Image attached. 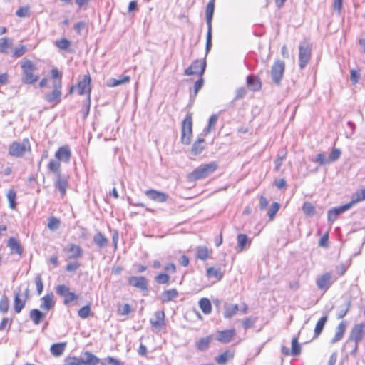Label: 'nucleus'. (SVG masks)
Listing matches in <instances>:
<instances>
[{"label": "nucleus", "instance_id": "22", "mask_svg": "<svg viewBox=\"0 0 365 365\" xmlns=\"http://www.w3.org/2000/svg\"><path fill=\"white\" fill-rule=\"evenodd\" d=\"M7 246L10 248L11 253H16L20 256L22 255L23 249L16 238L10 237Z\"/></svg>", "mask_w": 365, "mask_h": 365}, {"label": "nucleus", "instance_id": "56", "mask_svg": "<svg viewBox=\"0 0 365 365\" xmlns=\"http://www.w3.org/2000/svg\"><path fill=\"white\" fill-rule=\"evenodd\" d=\"M26 48L25 46H20L14 49L12 57L16 58H19L26 53Z\"/></svg>", "mask_w": 365, "mask_h": 365}, {"label": "nucleus", "instance_id": "44", "mask_svg": "<svg viewBox=\"0 0 365 365\" xmlns=\"http://www.w3.org/2000/svg\"><path fill=\"white\" fill-rule=\"evenodd\" d=\"M207 275L209 277H215V279L220 280L221 279L222 274L220 269H215L214 267H209L207 269Z\"/></svg>", "mask_w": 365, "mask_h": 365}, {"label": "nucleus", "instance_id": "5", "mask_svg": "<svg viewBox=\"0 0 365 365\" xmlns=\"http://www.w3.org/2000/svg\"><path fill=\"white\" fill-rule=\"evenodd\" d=\"M31 150V144L28 138L23 139L21 142L14 141L9 148V154L13 157H22L26 152Z\"/></svg>", "mask_w": 365, "mask_h": 365}, {"label": "nucleus", "instance_id": "10", "mask_svg": "<svg viewBox=\"0 0 365 365\" xmlns=\"http://www.w3.org/2000/svg\"><path fill=\"white\" fill-rule=\"evenodd\" d=\"M206 68V61L196 60L192 63V64L185 70V75L192 76L194 74L202 76L205 72Z\"/></svg>", "mask_w": 365, "mask_h": 365}, {"label": "nucleus", "instance_id": "31", "mask_svg": "<svg viewBox=\"0 0 365 365\" xmlns=\"http://www.w3.org/2000/svg\"><path fill=\"white\" fill-rule=\"evenodd\" d=\"M30 319L35 324H38L45 317V314L38 309H34L30 312Z\"/></svg>", "mask_w": 365, "mask_h": 365}, {"label": "nucleus", "instance_id": "32", "mask_svg": "<svg viewBox=\"0 0 365 365\" xmlns=\"http://www.w3.org/2000/svg\"><path fill=\"white\" fill-rule=\"evenodd\" d=\"M130 79V78L128 76H122L119 79L110 78L108 81L107 86L108 87H115L129 82Z\"/></svg>", "mask_w": 365, "mask_h": 365}, {"label": "nucleus", "instance_id": "54", "mask_svg": "<svg viewBox=\"0 0 365 365\" xmlns=\"http://www.w3.org/2000/svg\"><path fill=\"white\" fill-rule=\"evenodd\" d=\"M60 225V221L56 217H51L48 220V227L51 230H56Z\"/></svg>", "mask_w": 365, "mask_h": 365}, {"label": "nucleus", "instance_id": "34", "mask_svg": "<svg viewBox=\"0 0 365 365\" xmlns=\"http://www.w3.org/2000/svg\"><path fill=\"white\" fill-rule=\"evenodd\" d=\"M199 306L205 314H209L212 312L210 301L207 298H202L199 301Z\"/></svg>", "mask_w": 365, "mask_h": 365}, {"label": "nucleus", "instance_id": "39", "mask_svg": "<svg viewBox=\"0 0 365 365\" xmlns=\"http://www.w3.org/2000/svg\"><path fill=\"white\" fill-rule=\"evenodd\" d=\"M204 143L205 140L203 138L195 141L192 147V153L195 155L201 153L205 148Z\"/></svg>", "mask_w": 365, "mask_h": 365}, {"label": "nucleus", "instance_id": "48", "mask_svg": "<svg viewBox=\"0 0 365 365\" xmlns=\"http://www.w3.org/2000/svg\"><path fill=\"white\" fill-rule=\"evenodd\" d=\"M354 205V202L351 201V202L346 203L344 205L334 207L333 209L334 210V212H336V214H338L339 215L340 214L349 210Z\"/></svg>", "mask_w": 365, "mask_h": 365}, {"label": "nucleus", "instance_id": "61", "mask_svg": "<svg viewBox=\"0 0 365 365\" xmlns=\"http://www.w3.org/2000/svg\"><path fill=\"white\" fill-rule=\"evenodd\" d=\"M203 85H204V80L201 77L194 84V94H195V96H197L198 91L202 88Z\"/></svg>", "mask_w": 365, "mask_h": 365}, {"label": "nucleus", "instance_id": "24", "mask_svg": "<svg viewBox=\"0 0 365 365\" xmlns=\"http://www.w3.org/2000/svg\"><path fill=\"white\" fill-rule=\"evenodd\" d=\"M341 155L339 149L334 148L330 153L329 158H326L325 156L321 154V164L328 163L336 160Z\"/></svg>", "mask_w": 365, "mask_h": 365}, {"label": "nucleus", "instance_id": "28", "mask_svg": "<svg viewBox=\"0 0 365 365\" xmlns=\"http://www.w3.org/2000/svg\"><path fill=\"white\" fill-rule=\"evenodd\" d=\"M234 356L232 352L230 351H225L220 355L215 357L216 362L220 365H223L227 363L228 361L232 359Z\"/></svg>", "mask_w": 365, "mask_h": 365}, {"label": "nucleus", "instance_id": "3", "mask_svg": "<svg viewBox=\"0 0 365 365\" xmlns=\"http://www.w3.org/2000/svg\"><path fill=\"white\" fill-rule=\"evenodd\" d=\"M91 78L89 75H85L83 78L78 83L76 86H72L70 89V93H72L74 89L78 90V93L79 95L88 94V104L86 106V110L84 114V118H86L89 113L90 110V96H91Z\"/></svg>", "mask_w": 365, "mask_h": 365}, {"label": "nucleus", "instance_id": "60", "mask_svg": "<svg viewBox=\"0 0 365 365\" xmlns=\"http://www.w3.org/2000/svg\"><path fill=\"white\" fill-rule=\"evenodd\" d=\"M101 365H121V364L115 359H114L113 357H108V358L104 359L102 361Z\"/></svg>", "mask_w": 365, "mask_h": 365}, {"label": "nucleus", "instance_id": "13", "mask_svg": "<svg viewBox=\"0 0 365 365\" xmlns=\"http://www.w3.org/2000/svg\"><path fill=\"white\" fill-rule=\"evenodd\" d=\"M66 256L70 259H76L82 257L83 250L79 246L75 244H68L63 250Z\"/></svg>", "mask_w": 365, "mask_h": 365}, {"label": "nucleus", "instance_id": "8", "mask_svg": "<svg viewBox=\"0 0 365 365\" xmlns=\"http://www.w3.org/2000/svg\"><path fill=\"white\" fill-rule=\"evenodd\" d=\"M285 63L282 61H276L272 66L270 73L272 81L279 85L284 75Z\"/></svg>", "mask_w": 365, "mask_h": 365}, {"label": "nucleus", "instance_id": "47", "mask_svg": "<svg viewBox=\"0 0 365 365\" xmlns=\"http://www.w3.org/2000/svg\"><path fill=\"white\" fill-rule=\"evenodd\" d=\"M64 363L65 365H83L81 359L75 356L67 357Z\"/></svg>", "mask_w": 365, "mask_h": 365}, {"label": "nucleus", "instance_id": "17", "mask_svg": "<svg viewBox=\"0 0 365 365\" xmlns=\"http://www.w3.org/2000/svg\"><path fill=\"white\" fill-rule=\"evenodd\" d=\"M145 194L149 199L158 202H165L168 199L167 194L155 190H146Z\"/></svg>", "mask_w": 365, "mask_h": 365}, {"label": "nucleus", "instance_id": "50", "mask_svg": "<svg viewBox=\"0 0 365 365\" xmlns=\"http://www.w3.org/2000/svg\"><path fill=\"white\" fill-rule=\"evenodd\" d=\"M217 119H218V117L217 115H212V116H210V120H209L208 126L207 128H205L204 130V132L206 134L210 133V130L214 128V127L215 126V125L217 123Z\"/></svg>", "mask_w": 365, "mask_h": 365}, {"label": "nucleus", "instance_id": "4", "mask_svg": "<svg viewBox=\"0 0 365 365\" xmlns=\"http://www.w3.org/2000/svg\"><path fill=\"white\" fill-rule=\"evenodd\" d=\"M21 68L23 71L22 82L26 84H33L38 79V76L34 73L36 66L31 60L24 61Z\"/></svg>", "mask_w": 365, "mask_h": 365}, {"label": "nucleus", "instance_id": "43", "mask_svg": "<svg viewBox=\"0 0 365 365\" xmlns=\"http://www.w3.org/2000/svg\"><path fill=\"white\" fill-rule=\"evenodd\" d=\"M7 199L9 202V207L11 209L14 210L16 208V194L14 190H9L6 194Z\"/></svg>", "mask_w": 365, "mask_h": 365}, {"label": "nucleus", "instance_id": "21", "mask_svg": "<svg viewBox=\"0 0 365 365\" xmlns=\"http://www.w3.org/2000/svg\"><path fill=\"white\" fill-rule=\"evenodd\" d=\"M247 85L252 91H257L261 89L262 84L258 78L254 76H248L247 78Z\"/></svg>", "mask_w": 365, "mask_h": 365}, {"label": "nucleus", "instance_id": "64", "mask_svg": "<svg viewBox=\"0 0 365 365\" xmlns=\"http://www.w3.org/2000/svg\"><path fill=\"white\" fill-rule=\"evenodd\" d=\"M80 267V264L78 262H71L66 265V271L74 272L76 271Z\"/></svg>", "mask_w": 365, "mask_h": 365}, {"label": "nucleus", "instance_id": "1", "mask_svg": "<svg viewBox=\"0 0 365 365\" xmlns=\"http://www.w3.org/2000/svg\"><path fill=\"white\" fill-rule=\"evenodd\" d=\"M48 170L55 175L54 185L64 196L68 185V178L61 173V163L55 160H51L48 165Z\"/></svg>", "mask_w": 365, "mask_h": 365}, {"label": "nucleus", "instance_id": "53", "mask_svg": "<svg viewBox=\"0 0 365 365\" xmlns=\"http://www.w3.org/2000/svg\"><path fill=\"white\" fill-rule=\"evenodd\" d=\"M35 283L36 286V290L38 295H40L43 289V284L42 282V279L41 274H37L35 277Z\"/></svg>", "mask_w": 365, "mask_h": 365}, {"label": "nucleus", "instance_id": "40", "mask_svg": "<svg viewBox=\"0 0 365 365\" xmlns=\"http://www.w3.org/2000/svg\"><path fill=\"white\" fill-rule=\"evenodd\" d=\"M197 258L201 260H206L209 257V250L205 246H199L197 247Z\"/></svg>", "mask_w": 365, "mask_h": 365}, {"label": "nucleus", "instance_id": "20", "mask_svg": "<svg viewBox=\"0 0 365 365\" xmlns=\"http://www.w3.org/2000/svg\"><path fill=\"white\" fill-rule=\"evenodd\" d=\"M155 318L150 319V322L155 328H161L164 325L165 313L163 311H157L154 314Z\"/></svg>", "mask_w": 365, "mask_h": 365}, {"label": "nucleus", "instance_id": "58", "mask_svg": "<svg viewBox=\"0 0 365 365\" xmlns=\"http://www.w3.org/2000/svg\"><path fill=\"white\" fill-rule=\"evenodd\" d=\"M212 47V27H207L206 52L208 53Z\"/></svg>", "mask_w": 365, "mask_h": 365}, {"label": "nucleus", "instance_id": "46", "mask_svg": "<svg viewBox=\"0 0 365 365\" xmlns=\"http://www.w3.org/2000/svg\"><path fill=\"white\" fill-rule=\"evenodd\" d=\"M279 207H280V205L278 202H275L272 204V205L269 207L268 212H267V215H268L270 220H272L274 219L275 215L279 210Z\"/></svg>", "mask_w": 365, "mask_h": 365}, {"label": "nucleus", "instance_id": "9", "mask_svg": "<svg viewBox=\"0 0 365 365\" xmlns=\"http://www.w3.org/2000/svg\"><path fill=\"white\" fill-rule=\"evenodd\" d=\"M53 90L51 93L45 95V100L49 103H53L56 105L61 101V81H54L53 83Z\"/></svg>", "mask_w": 365, "mask_h": 365}, {"label": "nucleus", "instance_id": "25", "mask_svg": "<svg viewBox=\"0 0 365 365\" xmlns=\"http://www.w3.org/2000/svg\"><path fill=\"white\" fill-rule=\"evenodd\" d=\"M346 322L342 321L340 322V324L336 327L335 335L332 339V342H336L342 339L346 329Z\"/></svg>", "mask_w": 365, "mask_h": 365}, {"label": "nucleus", "instance_id": "29", "mask_svg": "<svg viewBox=\"0 0 365 365\" xmlns=\"http://www.w3.org/2000/svg\"><path fill=\"white\" fill-rule=\"evenodd\" d=\"M224 317L225 318L229 319L234 316L239 310L237 304H225L224 306Z\"/></svg>", "mask_w": 365, "mask_h": 365}, {"label": "nucleus", "instance_id": "16", "mask_svg": "<svg viewBox=\"0 0 365 365\" xmlns=\"http://www.w3.org/2000/svg\"><path fill=\"white\" fill-rule=\"evenodd\" d=\"M337 279V277L331 272L321 275V291L325 292Z\"/></svg>", "mask_w": 365, "mask_h": 365}, {"label": "nucleus", "instance_id": "52", "mask_svg": "<svg viewBox=\"0 0 365 365\" xmlns=\"http://www.w3.org/2000/svg\"><path fill=\"white\" fill-rule=\"evenodd\" d=\"M170 277L167 274L161 273L155 277V281L158 284H165L168 283Z\"/></svg>", "mask_w": 365, "mask_h": 365}, {"label": "nucleus", "instance_id": "11", "mask_svg": "<svg viewBox=\"0 0 365 365\" xmlns=\"http://www.w3.org/2000/svg\"><path fill=\"white\" fill-rule=\"evenodd\" d=\"M56 292L58 295L64 297L63 304L66 305L78 299L77 295L70 292L69 287L64 284L58 285L56 287Z\"/></svg>", "mask_w": 365, "mask_h": 365}, {"label": "nucleus", "instance_id": "35", "mask_svg": "<svg viewBox=\"0 0 365 365\" xmlns=\"http://www.w3.org/2000/svg\"><path fill=\"white\" fill-rule=\"evenodd\" d=\"M66 344L64 343L54 344L51 346L50 351L53 356H61L65 350Z\"/></svg>", "mask_w": 365, "mask_h": 365}, {"label": "nucleus", "instance_id": "6", "mask_svg": "<svg viewBox=\"0 0 365 365\" xmlns=\"http://www.w3.org/2000/svg\"><path fill=\"white\" fill-rule=\"evenodd\" d=\"M192 132V115L187 114L182 123V135L181 142L183 144L188 145L191 140Z\"/></svg>", "mask_w": 365, "mask_h": 365}, {"label": "nucleus", "instance_id": "37", "mask_svg": "<svg viewBox=\"0 0 365 365\" xmlns=\"http://www.w3.org/2000/svg\"><path fill=\"white\" fill-rule=\"evenodd\" d=\"M302 211L307 217H312L316 213L315 207L309 202H305L302 205Z\"/></svg>", "mask_w": 365, "mask_h": 365}, {"label": "nucleus", "instance_id": "63", "mask_svg": "<svg viewBox=\"0 0 365 365\" xmlns=\"http://www.w3.org/2000/svg\"><path fill=\"white\" fill-rule=\"evenodd\" d=\"M255 322V319L250 318V317H247L243 320L242 325L245 329H249V328L252 327Z\"/></svg>", "mask_w": 365, "mask_h": 365}, {"label": "nucleus", "instance_id": "2", "mask_svg": "<svg viewBox=\"0 0 365 365\" xmlns=\"http://www.w3.org/2000/svg\"><path fill=\"white\" fill-rule=\"evenodd\" d=\"M217 168L218 165L215 162L201 165L188 175V179L190 181H196L205 178L212 174Z\"/></svg>", "mask_w": 365, "mask_h": 365}, {"label": "nucleus", "instance_id": "49", "mask_svg": "<svg viewBox=\"0 0 365 365\" xmlns=\"http://www.w3.org/2000/svg\"><path fill=\"white\" fill-rule=\"evenodd\" d=\"M55 43L56 46L61 50H66L71 46V42L66 38L56 41Z\"/></svg>", "mask_w": 365, "mask_h": 365}, {"label": "nucleus", "instance_id": "55", "mask_svg": "<svg viewBox=\"0 0 365 365\" xmlns=\"http://www.w3.org/2000/svg\"><path fill=\"white\" fill-rule=\"evenodd\" d=\"M30 14L29 13V6H24L20 7L16 11V15L18 17L24 18L26 16H29Z\"/></svg>", "mask_w": 365, "mask_h": 365}, {"label": "nucleus", "instance_id": "51", "mask_svg": "<svg viewBox=\"0 0 365 365\" xmlns=\"http://www.w3.org/2000/svg\"><path fill=\"white\" fill-rule=\"evenodd\" d=\"M90 312H91L90 306L85 305L78 310V314L81 318L86 319L89 316Z\"/></svg>", "mask_w": 365, "mask_h": 365}, {"label": "nucleus", "instance_id": "27", "mask_svg": "<svg viewBox=\"0 0 365 365\" xmlns=\"http://www.w3.org/2000/svg\"><path fill=\"white\" fill-rule=\"evenodd\" d=\"M26 299H21V294L19 292L15 293L14 300V311L16 313H20L21 311L24 309L26 304Z\"/></svg>", "mask_w": 365, "mask_h": 365}, {"label": "nucleus", "instance_id": "45", "mask_svg": "<svg viewBox=\"0 0 365 365\" xmlns=\"http://www.w3.org/2000/svg\"><path fill=\"white\" fill-rule=\"evenodd\" d=\"M9 308V299L6 295H3L1 299H0V312L2 313H6L8 312Z\"/></svg>", "mask_w": 365, "mask_h": 365}, {"label": "nucleus", "instance_id": "38", "mask_svg": "<svg viewBox=\"0 0 365 365\" xmlns=\"http://www.w3.org/2000/svg\"><path fill=\"white\" fill-rule=\"evenodd\" d=\"M93 242L99 247H103L106 246L108 240L101 232H98L93 237Z\"/></svg>", "mask_w": 365, "mask_h": 365}, {"label": "nucleus", "instance_id": "59", "mask_svg": "<svg viewBox=\"0 0 365 365\" xmlns=\"http://www.w3.org/2000/svg\"><path fill=\"white\" fill-rule=\"evenodd\" d=\"M247 94V91L244 87H239L235 90V100H238L244 98Z\"/></svg>", "mask_w": 365, "mask_h": 365}, {"label": "nucleus", "instance_id": "26", "mask_svg": "<svg viewBox=\"0 0 365 365\" xmlns=\"http://www.w3.org/2000/svg\"><path fill=\"white\" fill-rule=\"evenodd\" d=\"M215 9V0H210L206 8V21L207 27H212V20Z\"/></svg>", "mask_w": 365, "mask_h": 365}, {"label": "nucleus", "instance_id": "41", "mask_svg": "<svg viewBox=\"0 0 365 365\" xmlns=\"http://www.w3.org/2000/svg\"><path fill=\"white\" fill-rule=\"evenodd\" d=\"M301 350V346L298 342V339L297 337L292 338L291 355L294 356H298L300 354Z\"/></svg>", "mask_w": 365, "mask_h": 365}, {"label": "nucleus", "instance_id": "23", "mask_svg": "<svg viewBox=\"0 0 365 365\" xmlns=\"http://www.w3.org/2000/svg\"><path fill=\"white\" fill-rule=\"evenodd\" d=\"M81 359L83 361V365H96L99 362L98 358L89 351H86Z\"/></svg>", "mask_w": 365, "mask_h": 365}, {"label": "nucleus", "instance_id": "57", "mask_svg": "<svg viewBox=\"0 0 365 365\" xmlns=\"http://www.w3.org/2000/svg\"><path fill=\"white\" fill-rule=\"evenodd\" d=\"M365 200V188L360 190L355 195V198L352 200L354 204Z\"/></svg>", "mask_w": 365, "mask_h": 365}, {"label": "nucleus", "instance_id": "42", "mask_svg": "<svg viewBox=\"0 0 365 365\" xmlns=\"http://www.w3.org/2000/svg\"><path fill=\"white\" fill-rule=\"evenodd\" d=\"M237 239V245L240 250H243L245 248L247 243L250 244L251 242V240H249L247 236L245 234H239Z\"/></svg>", "mask_w": 365, "mask_h": 365}, {"label": "nucleus", "instance_id": "12", "mask_svg": "<svg viewBox=\"0 0 365 365\" xmlns=\"http://www.w3.org/2000/svg\"><path fill=\"white\" fill-rule=\"evenodd\" d=\"M364 324H356L351 329L349 340L346 343V346H349L354 341L359 343L361 341L364 336Z\"/></svg>", "mask_w": 365, "mask_h": 365}, {"label": "nucleus", "instance_id": "18", "mask_svg": "<svg viewBox=\"0 0 365 365\" xmlns=\"http://www.w3.org/2000/svg\"><path fill=\"white\" fill-rule=\"evenodd\" d=\"M235 334V329H227L217 331V340L222 343L230 342Z\"/></svg>", "mask_w": 365, "mask_h": 365}, {"label": "nucleus", "instance_id": "62", "mask_svg": "<svg viewBox=\"0 0 365 365\" xmlns=\"http://www.w3.org/2000/svg\"><path fill=\"white\" fill-rule=\"evenodd\" d=\"M51 74V78L55 81H61L62 73L58 70V68H52Z\"/></svg>", "mask_w": 365, "mask_h": 365}, {"label": "nucleus", "instance_id": "36", "mask_svg": "<svg viewBox=\"0 0 365 365\" xmlns=\"http://www.w3.org/2000/svg\"><path fill=\"white\" fill-rule=\"evenodd\" d=\"M210 337L201 338L196 342V347L200 351H206L210 346Z\"/></svg>", "mask_w": 365, "mask_h": 365}, {"label": "nucleus", "instance_id": "30", "mask_svg": "<svg viewBox=\"0 0 365 365\" xmlns=\"http://www.w3.org/2000/svg\"><path fill=\"white\" fill-rule=\"evenodd\" d=\"M41 308L43 309L49 310L54 306L52 294L45 295L41 298Z\"/></svg>", "mask_w": 365, "mask_h": 365}, {"label": "nucleus", "instance_id": "7", "mask_svg": "<svg viewBox=\"0 0 365 365\" xmlns=\"http://www.w3.org/2000/svg\"><path fill=\"white\" fill-rule=\"evenodd\" d=\"M299 49V66L301 68H304L310 59L312 46L309 41L304 40L300 43Z\"/></svg>", "mask_w": 365, "mask_h": 365}, {"label": "nucleus", "instance_id": "33", "mask_svg": "<svg viewBox=\"0 0 365 365\" xmlns=\"http://www.w3.org/2000/svg\"><path fill=\"white\" fill-rule=\"evenodd\" d=\"M12 44L13 40L10 38H0V53H7L8 49L11 47Z\"/></svg>", "mask_w": 365, "mask_h": 365}, {"label": "nucleus", "instance_id": "15", "mask_svg": "<svg viewBox=\"0 0 365 365\" xmlns=\"http://www.w3.org/2000/svg\"><path fill=\"white\" fill-rule=\"evenodd\" d=\"M128 282L130 286L138 288L142 291H148V282L144 277H130Z\"/></svg>", "mask_w": 365, "mask_h": 365}, {"label": "nucleus", "instance_id": "19", "mask_svg": "<svg viewBox=\"0 0 365 365\" xmlns=\"http://www.w3.org/2000/svg\"><path fill=\"white\" fill-rule=\"evenodd\" d=\"M178 297V292L176 289L165 290L162 292L160 299L163 303H168L174 300Z\"/></svg>", "mask_w": 365, "mask_h": 365}, {"label": "nucleus", "instance_id": "14", "mask_svg": "<svg viewBox=\"0 0 365 365\" xmlns=\"http://www.w3.org/2000/svg\"><path fill=\"white\" fill-rule=\"evenodd\" d=\"M55 157L57 162L68 163L71 158V151L68 145L60 147L55 153Z\"/></svg>", "mask_w": 365, "mask_h": 365}]
</instances>
